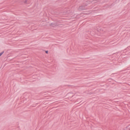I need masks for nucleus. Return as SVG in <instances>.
I'll return each mask as SVG.
<instances>
[{"instance_id": "nucleus-1", "label": "nucleus", "mask_w": 130, "mask_h": 130, "mask_svg": "<svg viewBox=\"0 0 130 130\" xmlns=\"http://www.w3.org/2000/svg\"><path fill=\"white\" fill-rule=\"evenodd\" d=\"M86 6H81L79 7L78 9L79 10H86Z\"/></svg>"}, {"instance_id": "nucleus-2", "label": "nucleus", "mask_w": 130, "mask_h": 130, "mask_svg": "<svg viewBox=\"0 0 130 130\" xmlns=\"http://www.w3.org/2000/svg\"><path fill=\"white\" fill-rule=\"evenodd\" d=\"M57 24L55 23H52L50 24V25L53 27H56L58 25Z\"/></svg>"}, {"instance_id": "nucleus-3", "label": "nucleus", "mask_w": 130, "mask_h": 130, "mask_svg": "<svg viewBox=\"0 0 130 130\" xmlns=\"http://www.w3.org/2000/svg\"><path fill=\"white\" fill-rule=\"evenodd\" d=\"M43 51H45V53H46V54H48V51H44V50H42Z\"/></svg>"}, {"instance_id": "nucleus-4", "label": "nucleus", "mask_w": 130, "mask_h": 130, "mask_svg": "<svg viewBox=\"0 0 130 130\" xmlns=\"http://www.w3.org/2000/svg\"><path fill=\"white\" fill-rule=\"evenodd\" d=\"M3 53V52L0 53V56Z\"/></svg>"}, {"instance_id": "nucleus-5", "label": "nucleus", "mask_w": 130, "mask_h": 130, "mask_svg": "<svg viewBox=\"0 0 130 130\" xmlns=\"http://www.w3.org/2000/svg\"><path fill=\"white\" fill-rule=\"evenodd\" d=\"M74 95H73L72 96V97H71V98L73 97L74 96Z\"/></svg>"}, {"instance_id": "nucleus-6", "label": "nucleus", "mask_w": 130, "mask_h": 130, "mask_svg": "<svg viewBox=\"0 0 130 130\" xmlns=\"http://www.w3.org/2000/svg\"><path fill=\"white\" fill-rule=\"evenodd\" d=\"M129 130H130V129H129Z\"/></svg>"}]
</instances>
